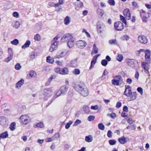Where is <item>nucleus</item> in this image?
I'll return each instance as SVG.
<instances>
[{
    "label": "nucleus",
    "instance_id": "1",
    "mask_svg": "<svg viewBox=\"0 0 151 151\" xmlns=\"http://www.w3.org/2000/svg\"><path fill=\"white\" fill-rule=\"evenodd\" d=\"M74 88L83 96H86L89 94L88 90L83 82L80 83L78 84L75 85L74 86Z\"/></svg>",
    "mask_w": 151,
    "mask_h": 151
},
{
    "label": "nucleus",
    "instance_id": "2",
    "mask_svg": "<svg viewBox=\"0 0 151 151\" xmlns=\"http://www.w3.org/2000/svg\"><path fill=\"white\" fill-rule=\"evenodd\" d=\"M54 71L56 73L62 75H68L69 73V70L66 67H64L63 68H55L54 69Z\"/></svg>",
    "mask_w": 151,
    "mask_h": 151
},
{
    "label": "nucleus",
    "instance_id": "3",
    "mask_svg": "<svg viewBox=\"0 0 151 151\" xmlns=\"http://www.w3.org/2000/svg\"><path fill=\"white\" fill-rule=\"evenodd\" d=\"M31 120L27 114L22 115L19 118L20 122L22 124H27L31 121Z\"/></svg>",
    "mask_w": 151,
    "mask_h": 151
},
{
    "label": "nucleus",
    "instance_id": "4",
    "mask_svg": "<svg viewBox=\"0 0 151 151\" xmlns=\"http://www.w3.org/2000/svg\"><path fill=\"white\" fill-rule=\"evenodd\" d=\"M58 38L59 37L56 36L51 41V46L49 49V51L50 52H52L56 49L58 44L57 40Z\"/></svg>",
    "mask_w": 151,
    "mask_h": 151
},
{
    "label": "nucleus",
    "instance_id": "5",
    "mask_svg": "<svg viewBox=\"0 0 151 151\" xmlns=\"http://www.w3.org/2000/svg\"><path fill=\"white\" fill-rule=\"evenodd\" d=\"M114 79L111 80L112 85L114 86H119V83L123 82V79L121 76L119 75L114 76Z\"/></svg>",
    "mask_w": 151,
    "mask_h": 151
},
{
    "label": "nucleus",
    "instance_id": "6",
    "mask_svg": "<svg viewBox=\"0 0 151 151\" xmlns=\"http://www.w3.org/2000/svg\"><path fill=\"white\" fill-rule=\"evenodd\" d=\"M114 29L116 31H121L124 28V26L123 23L120 21L115 22L114 23Z\"/></svg>",
    "mask_w": 151,
    "mask_h": 151
},
{
    "label": "nucleus",
    "instance_id": "7",
    "mask_svg": "<svg viewBox=\"0 0 151 151\" xmlns=\"http://www.w3.org/2000/svg\"><path fill=\"white\" fill-rule=\"evenodd\" d=\"M73 38L72 35L69 33L64 35L61 38V41L62 42H65L68 41Z\"/></svg>",
    "mask_w": 151,
    "mask_h": 151
},
{
    "label": "nucleus",
    "instance_id": "8",
    "mask_svg": "<svg viewBox=\"0 0 151 151\" xmlns=\"http://www.w3.org/2000/svg\"><path fill=\"white\" fill-rule=\"evenodd\" d=\"M76 45L78 47L82 49L87 45V43L84 41L80 40L76 42Z\"/></svg>",
    "mask_w": 151,
    "mask_h": 151
},
{
    "label": "nucleus",
    "instance_id": "9",
    "mask_svg": "<svg viewBox=\"0 0 151 151\" xmlns=\"http://www.w3.org/2000/svg\"><path fill=\"white\" fill-rule=\"evenodd\" d=\"M148 62H143L141 63V67L142 68L144 69V72L147 74L149 73V66L148 63Z\"/></svg>",
    "mask_w": 151,
    "mask_h": 151
},
{
    "label": "nucleus",
    "instance_id": "10",
    "mask_svg": "<svg viewBox=\"0 0 151 151\" xmlns=\"http://www.w3.org/2000/svg\"><path fill=\"white\" fill-rule=\"evenodd\" d=\"M123 14L127 20H129L131 19V14L129 9H125L123 11Z\"/></svg>",
    "mask_w": 151,
    "mask_h": 151
},
{
    "label": "nucleus",
    "instance_id": "11",
    "mask_svg": "<svg viewBox=\"0 0 151 151\" xmlns=\"http://www.w3.org/2000/svg\"><path fill=\"white\" fill-rule=\"evenodd\" d=\"M52 92V90L50 88L44 89L43 90V94L45 98L49 97Z\"/></svg>",
    "mask_w": 151,
    "mask_h": 151
},
{
    "label": "nucleus",
    "instance_id": "12",
    "mask_svg": "<svg viewBox=\"0 0 151 151\" xmlns=\"http://www.w3.org/2000/svg\"><path fill=\"white\" fill-rule=\"evenodd\" d=\"M145 61L150 63V53L149 50L146 49L145 51Z\"/></svg>",
    "mask_w": 151,
    "mask_h": 151
},
{
    "label": "nucleus",
    "instance_id": "13",
    "mask_svg": "<svg viewBox=\"0 0 151 151\" xmlns=\"http://www.w3.org/2000/svg\"><path fill=\"white\" fill-rule=\"evenodd\" d=\"M138 40L141 43L143 44H145L147 42V40L145 36L142 35H139L138 37Z\"/></svg>",
    "mask_w": 151,
    "mask_h": 151
},
{
    "label": "nucleus",
    "instance_id": "14",
    "mask_svg": "<svg viewBox=\"0 0 151 151\" xmlns=\"http://www.w3.org/2000/svg\"><path fill=\"white\" fill-rule=\"evenodd\" d=\"M137 93L136 92H132L128 96V101H132L135 100L137 98Z\"/></svg>",
    "mask_w": 151,
    "mask_h": 151
},
{
    "label": "nucleus",
    "instance_id": "15",
    "mask_svg": "<svg viewBox=\"0 0 151 151\" xmlns=\"http://www.w3.org/2000/svg\"><path fill=\"white\" fill-rule=\"evenodd\" d=\"M125 90L124 92V94L127 96H128L132 92L131 87L128 86H125Z\"/></svg>",
    "mask_w": 151,
    "mask_h": 151
},
{
    "label": "nucleus",
    "instance_id": "16",
    "mask_svg": "<svg viewBox=\"0 0 151 151\" xmlns=\"http://www.w3.org/2000/svg\"><path fill=\"white\" fill-rule=\"evenodd\" d=\"M136 62V61L134 59H129L127 62L128 65L133 68L135 67Z\"/></svg>",
    "mask_w": 151,
    "mask_h": 151
},
{
    "label": "nucleus",
    "instance_id": "17",
    "mask_svg": "<svg viewBox=\"0 0 151 151\" xmlns=\"http://www.w3.org/2000/svg\"><path fill=\"white\" fill-rule=\"evenodd\" d=\"M99 55H96L94 56L91 62V65L89 67V69H91L93 68L94 65L95 64L97 59Z\"/></svg>",
    "mask_w": 151,
    "mask_h": 151
},
{
    "label": "nucleus",
    "instance_id": "18",
    "mask_svg": "<svg viewBox=\"0 0 151 151\" xmlns=\"http://www.w3.org/2000/svg\"><path fill=\"white\" fill-rule=\"evenodd\" d=\"M118 140L121 144H124L127 142V138L124 136L119 138Z\"/></svg>",
    "mask_w": 151,
    "mask_h": 151
},
{
    "label": "nucleus",
    "instance_id": "19",
    "mask_svg": "<svg viewBox=\"0 0 151 151\" xmlns=\"http://www.w3.org/2000/svg\"><path fill=\"white\" fill-rule=\"evenodd\" d=\"M7 119L4 116L0 117V124L2 126L5 125Z\"/></svg>",
    "mask_w": 151,
    "mask_h": 151
},
{
    "label": "nucleus",
    "instance_id": "20",
    "mask_svg": "<svg viewBox=\"0 0 151 151\" xmlns=\"http://www.w3.org/2000/svg\"><path fill=\"white\" fill-rule=\"evenodd\" d=\"M68 90V88L65 86H63L59 89L60 91L62 94H65L67 92Z\"/></svg>",
    "mask_w": 151,
    "mask_h": 151
},
{
    "label": "nucleus",
    "instance_id": "21",
    "mask_svg": "<svg viewBox=\"0 0 151 151\" xmlns=\"http://www.w3.org/2000/svg\"><path fill=\"white\" fill-rule=\"evenodd\" d=\"M68 46L70 48L72 47L74 45V41L73 38L69 41L67 43Z\"/></svg>",
    "mask_w": 151,
    "mask_h": 151
},
{
    "label": "nucleus",
    "instance_id": "22",
    "mask_svg": "<svg viewBox=\"0 0 151 151\" xmlns=\"http://www.w3.org/2000/svg\"><path fill=\"white\" fill-rule=\"evenodd\" d=\"M97 13L98 17H102L104 14V11L101 9L99 8L97 9Z\"/></svg>",
    "mask_w": 151,
    "mask_h": 151
},
{
    "label": "nucleus",
    "instance_id": "23",
    "mask_svg": "<svg viewBox=\"0 0 151 151\" xmlns=\"http://www.w3.org/2000/svg\"><path fill=\"white\" fill-rule=\"evenodd\" d=\"M36 75V72L33 70L30 71L27 75V77L28 78H30L35 76Z\"/></svg>",
    "mask_w": 151,
    "mask_h": 151
},
{
    "label": "nucleus",
    "instance_id": "24",
    "mask_svg": "<svg viewBox=\"0 0 151 151\" xmlns=\"http://www.w3.org/2000/svg\"><path fill=\"white\" fill-rule=\"evenodd\" d=\"M46 61L48 63L52 64L54 63V60L53 58L49 56L47 57Z\"/></svg>",
    "mask_w": 151,
    "mask_h": 151
},
{
    "label": "nucleus",
    "instance_id": "25",
    "mask_svg": "<svg viewBox=\"0 0 151 151\" xmlns=\"http://www.w3.org/2000/svg\"><path fill=\"white\" fill-rule=\"evenodd\" d=\"M56 76L55 75H52L50 77L47 81L46 83H45V86H48L49 84H50L51 81H52V80L53 79H54L56 78Z\"/></svg>",
    "mask_w": 151,
    "mask_h": 151
},
{
    "label": "nucleus",
    "instance_id": "26",
    "mask_svg": "<svg viewBox=\"0 0 151 151\" xmlns=\"http://www.w3.org/2000/svg\"><path fill=\"white\" fill-rule=\"evenodd\" d=\"M24 80L22 79L18 81L16 84V88L21 87L24 83Z\"/></svg>",
    "mask_w": 151,
    "mask_h": 151
},
{
    "label": "nucleus",
    "instance_id": "27",
    "mask_svg": "<svg viewBox=\"0 0 151 151\" xmlns=\"http://www.w3.org/2000/svg\"><path fill=\"white\" fill-rule=\"evenodd\" d=\"M0 137H1V138L4 139L8 137L9 135L8 133V132L6 131L4 132L1 134H0Z\"/></svg>",
    "mask_w": 151,
    "mask_h": 151
},
{
    "label": "nucleus",
    "instance_id": "28",
    "mask_svg": "<svg viewBox=\"0 0 151 151\" xmlns=\"http://www.w3.org/2000/svg\"><path fill=\"white\" fill-rule=\"evenodd\" d=\"M30 44V41L29 40H27L26 41L24 44L22 46V49H25L29 47Z\"/></svg>",
    "mask_w": 151,
    "mask_h": 151
},
{
    "label": "nucleus",
    "instance_id": "29",
    "mask_svg": "<svg viewBox=\"0 0 151 151\" xmlns=\"http://www.w3.org/2000/svg\"><path fill=\"white\" fill-rule=\"evenodd\" d=\"M83 109L86 114H88L90 112L89 108L87 106H84L83 108Z\"/></svg>",
    "mask_w": 151,
    "mask_h": 151
},
{
    "label": "nucleus",
    "instance_id": "30",
    "mask_svg": "<svg viewBox=\"0 0 151 151\" xmlns=\"http://www.w3.org/2000/svg\"><path fill=\"white\" fill-rule=\"evenodd\" d=\"M70 20L69 17L66 16L64 19V24L65 25H68L70 23Z\"/></svg>",
    "mask_w": 151,
    "mask_h": 151
},
{
    "label": "nucleus",
    "instance_id": "31",
    "mask_svg": "<svg viewBox=\"0 0 151 151\" xmlns=\"http://www.w3.org/2000/svg\"><path fill=\"white\" fill-rule=\"evenodd\" d=\"M98 48L96 47V45L94 44L93 45V52H91L92 54H93L95 53L96 54L98 52Z\"/></svg>",
    "mask_w": 151,
    "mask_h": 151
},
{
    "label": "nucleus",
    "instance_id": "32",
    "mask_svg": "<svg viewBox=\"0 0 151 151\" xmlns=\"http://www.w3.org/2000/svg\"><path fill=\"white\" fill-rule=\"evenodd\" d=\"M65 53L64 52H61L60 53H58L57 55V58H60L63 57L65 56Z\"/></svg>",
    "mask_w": 151,
    "mask_h": 151
},
{
    "label": "nucleus",
    "instance_id": "33",
    "mask_svg": "<svg viewBox=\"0 0 151 151\" xmlns=\"http://www.w3.org/2000/svg\"><path fill=\"white\" fill-rule=\"evenodd\" d=\"M16 123L15 122L11 123L9 126V129L12 131L14 130L15 129Z\"/></svg>",
    "mask_w": 151,
    "mask_h": 151
},
{
    "label": "nucleus",
    "instance_id": "34",
    "mask_svg": "<svg viewBox=\"0 0 151 151\" xmlns=\"http://www.w3.org/2000/svg\"><path fill=\"white\" fill-rule=\"evenodd\" d=\"M85 139L88 142H91L92 141V138L91 136H86L85 137Z\"/></svg>",
    "mask_w": 151,
    "mask_h": 151
},
{
    "label": "nucleus",
    "instance_id": "35",
    "mask_svg": "<svg viewBox=\"0 0 151 151\" xmlns=\"http://www.w3.org/2000/svg\"><path fill=\"white\" fill-rule=\"evenodd\" d=\"M9 55V56L5 59V62L7 63L10 60L12 59L13 57V55Z\"/></svg>",
    "mask_w": 151,
    "mask_h": 151
},
{
    "label": "nucleus",
    "instance_id": "36",
    "mask_svg": "<svg viewBox=\"0 0 151 151\" xmlns=\"http://www.w3.org/2000/svg\"><path fill=\"white\" fill-rule=\"evenodd\" d=\"M136 127L134 125H129L127 127L126 129H130L132 130H134L136 129Z\"/></svg>",
    "mask_w": 151,
    "mask_h": 151
},
{
    "label": "nucleus",
    "instance_id": "37",
    "mask_svg": "<svg viewBox=\"0 0 151 151\" xmlns=\"http://www.w3.org/2000/svg\"><path fill=\"white\" fill-rule=\"evenodd\" d=\"M36 127L42 128L44 127V124L42 122L37 123L35 125Z\"/></svg>",
    "mask_w": 151,
    "mask_h": 151
},
{
    "label": "nucleus",
    "instance_id": "38",
    "mask_svg": "<svg viewBox=\"0 0 151 151\" xmlns=\"http://www.w3.org/2000/svg\"><path fill=\"white\" fill-rule=\"evenodd\" d=\"M120 20L125 24L127 23V21L125 19V17L121 15H120Z\"/></svg>",
    "mask_w": 151,
    "mask_h": 151
},
{
    "label": "nucleus",
    "instance_id": "39",
    "mask_svg": "<svg viewBox=\"0 0 151 151\" xmlns=\"http://www.w3.org/2000/svg\"><path fill=\"white\" fill-rule=\"evenodd\" d=\"M97 31L99 33H102L103 31V29L100 25H97Z\"/></svg>",
    "mask_w": 151,
    "mask_h": 151
},
{
    "label": "nucleus",
    "instance_id": "40",
    "mask_svg": "<svg viewBox=\"0 0 151 151\" xmlns=\"http://www.w3.org/2000/svg\"><path fill=\"white\" fill-rule=\"evenodd\" d=\"M34 39L35 40L39 41L41 39V37L40 35L38 34L34 36Z\"/></svg>",
    "mask_w": 151,
    "mask_h": 151
},
{
    "label": "nucleus",
    "instance_id": "41",
    "mask_svg": "<svg viewBox=\"0 0 151 151\" xmlns=\"http://www.w3.org/2000/svg\"><path fill=\"white\" fill-rule=\"evenodd\" d=\"M11 43L13 45H16L19 43V41L17 39H15L11 41Z\"/></svg>",
    "mask_w": 151,
    "mask_h": 151
},
{
    "label": "nucleus",
    "instance_id": "42",
    "mask_svg": "<svg viewBox=\"0 0 151 151\" xmlns=\"http://www.w3.org/2000/svg\"><path fill=\"white\" fill-rule=\"evenodd\" d=\"M77 65V62L75 60L71 61L70 64V66L72 67H75Z\"/></svg>",
    "mask_w": 151,
    "mask_h": 151
},
{
    "label": "nucleus",
    "instance_id": "43",
    "mask_svg": "<svg viewBox=\"0 0 151 151\" xmlns=\"http://www.w3.org/2000/svg\"><path fill=\"white\" fill-rule=\"evenodd\" d=\"M80 73V70L78 69H75L73 71V73L76 75L79 74Z\"/></svg>",
    "mask_w": 151,
    "mask_h": 151
},
{
    "label": "nucleus",
    "instance_id": "44",
    "mask_svg": "<svg viewBox=\"0 0 151 151\" xmlns=\"http://www.w3.org/2000/svg\"><path fill=\"white\" fill-rule=\"evenodd\" d=\"M123 56L122 55H119L116 58V59L119 62L121 61L123 59Z\"/></svg>",
    "mask_w": 151,
    "mask_h": 151
},
{
    "label": "nucleus",
    "instance_id": "45",
    "mask_svg": "<svg viewBox=\"0 0 151 151\" xmlns=\"http://www.w3.org/2000/svg\"><path fill=\"white\" fill-rule=\"evenodd\" d=\"M116 142V141L114 139H110L109 141V144L111 145H115Z\"/></svg>",
    "mask_w": 151,
    "mask_h": 151
},
{
    "label": "nucleus",
    "instance_id": "46",
    "mask_svg": "<svg viewBox=\"0 0 151 151\" xmlns=\"http://www.w3.org/2000/svg\"><path fill=\"white\" fill-rule=\"evenodd\" d=\"M98 127L101 130H104V126L101 123L98 124Z\"/></svg>",
    "mask_w": 151,
    "mask_h": 151
},
{
    "label": "nucleus",
    "instance_id": "47",
    "mask_svg": "<svg viewBox=\"0 0 151 151\" xmlns=\"http://www.w3.org/2000/svg\"><path fill=\"white\" fill-rule=\"evenodd\" d=\"M108 3L111 6H114L115 5V2L114 0H108Z\"/></svg>",
    "mask_w": 151,
    "mask_h": 151
},
{
    "label": "nucleus",
    "instance_id": "48",
    "mask_svg": "<svg viewBox=\"0 0 151 151\" xmlns=\"http://www.w3.org/2000/svg\"><path fill=\"white\" fill-rule=\"evenodd\" d=\"M108 63L107 61L105 59H103L101 61V64L103 66H106Z\"/></svg>",
    "mask_w": 151,
    "mask_h": 151
},
{
    "label": "nucleus",
    "instance_id": "49",
    "mask_svg": "<svg viewBox=\"0 0 151 151\" xmlns=\"http://www.w3.org/2000/svg\"><path fill=\"white\" fill-rule=\"evenodd\" d=\"M107 115L113 118H114L116 117V114L114 113H112L111 114H108Z\"/></svg>",
    "mask_w": 151,
    "mask_h": 151
},
{
    "label": "nucleus",
    "instance_id": "50",
    "mask_svg": "<svg viewBox=\"0 0 151 151\" xmlns=\"http://www.w3.org/2000/svg\"><path fill=\"white\" fill-rule=\"evenodd\" d=\"M21 68V66L19 63H17L15 65V68L17 70H19Z\"/></svg>",
    "mask_w": 151,
    "mask_h": 151
},
{
    "label": "nucleus",
    "instance_id": "51",
    "mask_svg": "<svg viewBox=\"0 0 151 151\" xmlns=\"http://www.w3.org/2000/svg\"><path fill=\"white\" fill-rule=\"evenodd\" d=\"M95 119V116L92 115L89 116L88 118V119L89 121H93Z\"/></svg>",
    "mask_w": 151,
    "mask_h": 151
},
{
    "label": "nucleus",
    "instance_id": "52",
    "mask_svg": "<svg viewBox=\"0 0 151 151\" xmlns=\"http://www.w3.org/2000/svg\"><path fill=\"white\" fill-rule=\"evenodd\" d=\"M72 122L71 121H69L65 125V127L66 129H68L70 127V125L72 124Z\"/></svg>",
    "mask_w": 151,
    "mask_h": 151
},
{
    "label": "nucleus",
    "instance_id": "53",
    "mask_svg": "<svg viewBox=\"0 0 151 151\" xmlns=\"http://www.w3.org/2000/svg\"><path fill=\"white\" fill-rule=\"evenodd\" d=\"M137 91L139 92L141 95L143 94V90L141 87H138L137 89Z\"/></svg>",
    "mask_w": 151,
    "mask_h": 151
},
{
    "label": "nucleus",
    "instance_id": "54",
    "mask_svg": "<svg viewBox=\"0 0 151 151\" xmlns=\"http://www.w3.org/2000/svg\"><path fill=\"white\" fill-rule=\"evenodd\" d=\"M127 122L130 124H132L133 122V121L132 119L131 118H129L127 119Z\"/></svg>",
    "mask_w": 151,
    "mask_h": 151
},
{
    "label": "nucleus",
    "instance_id": "55",
    "mask_svg": "<svg viewBox=\"0 0 151 151\" xmlns=\"http://www.w3.org/2000/svg\"><path fill=\"white\" fill-rule=\"evenodd\" d=\"M12 15L13 17L16 18H18L19 17V14L16 12H14L13 13Z\"/></svg>",
    "mask_w": 151,
    "mask_h": 151
},
{
    "label": "nucleus",
    "instance_id": "56",
    "mask_svg": "<svg viewBox=\"0 0 151 151\" xmlns=\"http://www.w3.org/2000/svg\"><path fill=\"white\" fill-rule=\"evenodd\" d=\"M109 42L110 44H115L116 43V39L111 40H109Z\"/></svg>",
    "mask_w": 151,
    "mask_h": 151
},
{
    "label": "nucleus",
    "instance_id": "57",
    "mask_svg": "<svg viewBox=\"0 0 151 151\" xmlns=\"http://www.w3.org/2000/svg\"><path fill=\"white\" fill-rule=\"evenodd\" d=\"M61 94H62V93H61L59 90L56 93L55 96V98H57L58 97L60 96Z\"/></svg>",
    "mask_w": 151,
    "mask_h": 151
},
{
    "label": "nucleus",
    "instance_id": "58",
    "mask_svg": "<svg viewBox=\"0 0 151 151\" xmlns=\"http://www.w3.org/2000/svg\"><path fill=\"white\" fill-rule=\"evenodd\" d=\"M107 136L109 138H111L112 137V132L111 130H109L107 132Z\"/></svg>",
    "mask_w": 151,
    "mask_h": 151
},
{
    "label": "nucleus",
    "instance_id": "59",
    "mask_svg": "<svg viewBox=\"0 0 151 151\" xmlns=\"http://www.w3.org/2000/svg\"><path fill=\"white\" fill-rule=\"evenodd\" d=\"M122 105V103L120 101H118L116 104V107L117 108L120 107Z\"/></svg>",
    "mask_w": 151,
    "mask_h": 151
},
{
    "label": "nucleus",
    "instance_id": "60",
    "mask_svg": "<svg viewBox=\"0 0 151 151\" xmlns=\"http://www.w3.org/2000/svg\"><path fill=\"white\" fill-rule=\"evenodd\" d=\"M132 5L135 8H137L138 7V5L137 3L135 1H133L132 3Z\"/></svg>",
    "mask_w": 151,
    "mask_h": 151
},
{
    "label": "nucleus",
    "instance_id": "61",
    "mask_svg": "<svg viewBox=\"0 0 151 151\" xmlns=\"http://www.w3.org/2000/svg\"><path fill=\"white\" fill-rule=\"evenodd\" d=\"M81 121L79 119H77L76 120L75 122L74 125L75 126H77L80 123Z\"/></svg>",
    "mask_w": 151,
    "mask_h": 151
},
{
    "label": "nucleus",
    "instance_id": "62",
    "mask_svg": "<svg viewBox=\"0 0 151 151\" xmlns=\"http://www.w3.org/2000/svg\"><path fill=\"white\" fill-rule=\"evenodd\" d=\"M145 50L144 49H140L137 51V54L138 55V56H139L140 52H145Z\"/></svg>",
    "mask_w": 151,
    "mask_h": 151
},
{
    "label": "nucleus",
    "instance_id": "63",
    "mask_svg": "<svg viewBox=\"0 0 151 151\" xmlns=\"http://www.w3.org/2000/svg\"><path fill=\"white\" fill-rule=\"evenodd\" d=\"M91 109L93 110H97L98 109V106L97 105L94 106H91Z\"/></svg>",
    "mask_w": 151,
    "mask_h": 151
},
{
    "label": "nucleus",
    "instance_id": "64",
    "mask_svg": "<svg viewBox=\"0 0 151 151\" xmlns=\"http://www.w3.org/2000/svg\"><path fill=\"white\" fill-rule=\"evenodd\" d=\"M8 52L9 53V55H13V53L12 52V49L10 48H9L8 49Z\"/></svg>",
    "mask_w": 151,
    "mask_h": 151
}]
</instances>
